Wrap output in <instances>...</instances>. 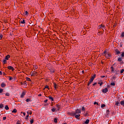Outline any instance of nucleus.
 <instances>
[{
    "mask_svg": "<svg viewBox=\"0 0 124 124\" xmlns=\"http://www.w3.org/2000/svg\"><path fill=\"white\" fill-rule=\"evenodd\" d=\"M75 115L76 114H81V109H77L75 112H74Z\"/></svg>",
    "mask_w": 124,
    "mask_h": 124,
    "instance_id": "1",
    "label": "nucleus"
},
{
    "mask_svg": "<svg viewBox=\"0 0 124 124\" xmlns=\"http://www.w3.org/2000/svg\"><path fill=\"white\" fill-rule=\"evenodd\" d=\"M102 92L104 93H107V92H108V88H105L104 89H102Z\"/></svg>",
    "mask_w": 124,
    "mask_h": 124,
    "instance_id": "2",
    "label": "nucleus"
},
{
    "mask_svg": "<svg viewBox=\"0 0 124 124\" xmlns=\"http://www.w3.org/2000/svg\"><path fill=\"white\" fill-rule=\"evenodd\" d=\"M115 53H116L115 55H120V54H121V51H119V49H116L115 50Z\"/></svg>",
    "mask_w": 124,
    "mask_h": 124,
    "instance_id": "3",
    "label": "nucleus"
},
{
    "mask_svg": "<svg viewBox=\"0 0 124 124\" xmlns=\"http://www.w3.org/2000/svg\"><path fill=\"white\" fill-rule=\"evenodd\" d=\"M7 68L10 70L11 69L12 71H14V70H15V69H14V68L11 66H8Z\"/></svg>",
    "mask_w": 124,
    "mask_h": 124,
    "instance_id": "4",
    "label": "nucleus"
},
{
    "mask_svg": "<svg viewBox=\"0 0 124 124\" xmlns=\"http://www.w3.org/2000/svg\"><path fill=\"white\" fill-rule=\"evenodd\" d=\"M106 58H107V59H109V58H111V54L109 53H106V55H105Z\"/></svg>",
    "mask_w": 124,
    "mask_h": 124,
    "instance_id": "5",
    "label": "nucleus"
},
{
    "mask_svg": "<svg viewBox=\"0 0 124 124\" xmlns=\"http://www.w3.org/2000/svg\"><path fill=\"white\" fill-rule=\"evenodd\" d=\"M53 84H54V88L55 89H58V88H59V85H57V84H56V83L54 82Z\"/></svg>",
    "mask_w": 124,
    "mask_h": 124,
    "instance_id": "6",
    "label": "nucleus"
},
{
    "mask_svg": "<svg viewBox=\"0 0 124 124\" xmlns=\"http://www.w3.org/2000/svg\"><path fill=\"white\" fill-rule=\"evenodd\" d=\"M10 58V55H7V56H5V59L7 61H8Z\"/></svg>",
    "mask_w": 124,
    "mask_h": 124,
    "instance_id": "7",
    "label": "nucleus"
},
{
    "mask_svg": "<svg viewBox=\"0 0 124 124\" xmlns=\"http://www.w3.org/2000/svg\"><path fill=\"white\" fill-rule=\"evenodd\" d=\"M25 95H26V93L25 92H22L20 97H21V98H23V97H24V96H25Z\"/></svg>",
    "mask_w": 124,
    "mask_h": 124,
    "instance_id": "8",
    "label": "nucleus"
},
{
    "mask_svg": "<svg viewBox=\"0 0 124 124\" xmlns=\"http://www.w3.org/2000/svg\"><path fill=\"white\" fill-rule=\"evenodd\" d=\"M68 115H70V116H75V113L74 112H68Z\"/></svg>",
    "mask_w": 124,
    "mask_h": 124,
    "instance_id": "9",
    "label": "nucleus"
},
{
    "mask_svg": "<svg viewBox=\"0 0 124 124\" xmlns=\"http://www.w3.org/2000/svg\"><path fill=\"white\" fill-rule=\"evenodd\" d=\"M48 98L51 100V101H54V98H53L51 95L48 96Z\"/></svg>",
    "mask_w": 124,
    "mask_h": 124,
    "instance_id": "10",
    "label": "nucleus"
},
{
    "mask_svg": "<svg viewBox=\"0 0 124 124\" xmlns=\"http://www.w3.org/2000/svg\"><path fill=\"white\" fill-rule=\"evenodd\" d=\"M36 74H37V72H33L32 73V75H31V76H34L35 75H36Z\"/></svg>",
    "mask_w": 124,
    "mask_h": 124,
    "instance_id": "11",
    "label": "nucleus"
},
{
    "mask_svg": "<svg viewBox=\"0 0 124 124\" xmlns=\"http://www.w3.org/2000/svg\"><path fill=\"white\" fill-rule=\"evenodd\" d=\"M98 28H99V29H101V28H103V29H104L105 28V26L100 25L98 26Z\"/></svg>",
    "mask_w": 124,
    "mask_h": 124,
    "instance_id": "12",
    "label": "nucleus"
},
{
    "mask_svg": "<svg viewBox=\"0 0 124 124\" xmlns=\"http://www.w3.org/2000/svg\"><path fill=\"white\" fill-rule=\"evenodd\" d=\"M84 123L86 124H88L90 123V120L89 119H87Z\"/></svg>",
    "mask_w": 124,
    "mask_h": 124,
    "instance_id": "13",
    "label": "nucleus"
},
{
    "mask_svg": "<svg viewBox=\"0 0 124 124\" xmlns=\"http://www.w3.org/2000/svg\"><path fill=\"white\" fill-rule=\"evenodd\" d=\"M12 113H17V109L16 108H14L12 111Z\"/></svg>",
    "mask_w": 124,
    "mask_h": 124,
    "instance_id": "14",
    "label": "nucleus"
},
{
    "mask_svg": "<svg viewBox=\"0 0 124 124\" xmlns=\"http://www.w3.org/2000/svg\"><path fill=\"white\" fill-rule=\"evenodd\" d=\"M22 85H24V86H27V85H28V82H27L26 81H24L22 83Z\"/></svg>",
    "mask_w": 124,
    "mask_h": 124,
    "instance_id": "15",
    "label": "nucleus"
},
{
    "mask_svg": "<svg viewBox=\"0 0 124 124\" xmlns=\"http://www.w3.org/2000/svg\"><path fill=\"white\" fill-rule=\"evenodd\" d=\"M1 87L2 88H4V87H5V84L4 82L2 83L1 84Z\"/></svg>",
    "mask_w": 124,
    "mask_h": 124,
    "instance_id": "16",
    "label": "nucleus"
},
{
    "mask_svg": "<svg viewBox=\"0 0 124 124\" xmlns=\"http://www.w3.org/2000/svg\"><path fill=\"white\" fill-rule=\"evenodd\" d=\"M7 60H6V59H4L3 61V64H6V63H7Z\"/></svg>",
    "mask_w": 124,
    "mask_h": 124,
    "instance_id": "17",
    "label": "nucleus"
},
{
    "mask_svg": "<svg viewBox=\"0 0 124 124\" xmlns=\"http://www.w3.org/2000/svg\"><path fill=\"white\" fill-rule=\"evenodd\" d=\"M21 24H26V22L25 21V19H23V20L20 21Z\"/></svg>",
    "mask_w": 124,
    "mask_h": 124,
    "instance_id": "18",
    "label": "nucleus"
},
{
    "mask_svg": "<svg viewBox=\"0 0 124 124\" xmlns=\"http://www.w3.org/2000/svg\"><path fill=\"white\" fill-rule=\"evenodd\" d=\"M107 52V50H105L104 51V52L102 54V55H103V56H106V54H107L106 53Z\"/></svg>",
    "mask_w": 124,
    "mask_h": 124,
    "instance_id": "19",
    "label": "nucleus"
},
{
    "mask_svg": "<svg viewBox=\"0 0 124 124\" xmlns=\"http://www.w3.org/2000/svg\"><path fill=\"white\" fill-rule=\"evenodd\" d=\"M93 83V81L92 80H90V81H89L87 86L89 87V86H90V85H91V83Z\"/></svg>",
    "mask_w": 124,
    "mask_h": 124,
    "instance_id": "20",
    "label": "nucleus"
},
{
    "mask_svg": "<svg viewBox=\"0 0 124 124\" xmlns=\"http://www.w3.org/2000/svg\"><path fill=\"white\" fill-rule=\"evenodd\" d=\"M79 117H80V114L75 115V118H76L77 119H80Z\"/></svg>",
    "mask_w": 124,
    "mask_h": 124,
    "instance_id": "21",
    "label": "nucleus"
},
{
    "mask_svg": "<svg viewBox=\"0 0 124 124\" xmlns=\"http://www.w3.org/2000/svg\"><path fill=\"white\" fill-rule=\"evenodd\" d=\"M115 105L117 106H120V102L119 101L116 102Z\"/></svg>",
    "mask_w": 124,
    "mask_h": 124,
    "instance_id": "22",
    "label": "nucleus"
},
{
    "mask_svg": "<svg viewBox=\"0 0 124 124\" xmlns=\"http://www.w3.org/2000/svg\"><path fill=\"white\" fill-rule=\"evenodd\" d=\"M54 123L57 124L58 123V118H54Z\"/></svg>",
    "mask_w": 124,
    "mask_h": 124,
    "instance_id": "23",
    "label": "nucleus"
},
{
    "mask_svg": "<svg viewBox=\"0 0 124 124\" xmlns=\"http://www.w3.org/2000/svg\"><path fill=\"white\" fill-rule=\"evenodd\" d=\"M110 69H111V72H114V67L113 66H111L110 67Z\"/></svg>",
    "mask_w": 124,
    "mask_h": 124,
    "instance_id": "24",
    "label": "nucleus"
},
{
    "mask_svg": "<svg viewBox=\"0 0 124 124\" xmlns=\"http://www.w3.org/2000/svg\"><path fill=\"white\" fill-rule=\"evenodd\" d=\"M123 60L122 59V57L119 58L118 59V62H122Z\"/></svg>",
    "mask_w": 124,
    "mask_h": 124,
    "instance_id": "25",
    "label": "nucleus"
},
{
    "mask_svg": "<svg viewBox=\"0 0 124 124\" xmlns=\"http://www.w3.org/2000/svg\"><path fill=\"white\" fill-rule=\"evenodd\" d=\"M5 109L6 110H9V108L8 107V106L6 105L5 107Z\"/></svg>",
    "mask_w": 124,
    "mask_h": 124,
    "instance_id": "26",
    "label": "nucleus"
},
{
    "mask_svg": "<svg viewBox=\"0 0 124 124\" xmlns=\"http://www.w3.org/2000/svg\"><path fill=\"white\" fill-rule=\"evenodd\" d=\"M50 72H51V73H54V72H55L54 70L53 69H50Z\"/></svg>",
    "mask_w": 124,
    "mask_h": 124,
    "instance_id": "27",
    "label": "nucleus"
},
{
    "mask_svg": "<svg viewBox=\"0 0 124 124\" xmlns=\"http://www.w3.org/2000/svg\"><path fill=\"white\" fill-rule=\"evenodd\" d=\"M115 85H116V83H115L114 82L110 83V86H115Z\"/></svg>",
    "mask_w": 124,
    "mask_h": 124,
    "instance_id": "28",
    "label": "nucleus"
},
{
    "mask_svg": "<svg viewBox=\"0 0 124 124\" xmlns=\"http://www.w3.org/2000/svg\"><path fill=\"white\" fill-rule=\"evenodd\" d=\"M0 108L1 109H2V108H3V104H0Z\"/></svg>",
    "mask_w": 124,
    "mask_h": 124,
    "instance_id": "29",
    "label": "nucleus"
},
{
    "mask_svg": "<svg viewBox=\"0 0 124 124\" xmlns=\"http://www.w3.org/2000/svg\"><path fill=\"white\" fill-rule=\"evenodd\" d=\"M84 116H85L86 117H89V113H88V112H87L85 114Z\"/></svg>",
    "mask_w": 124,
    "mask_h": 124,
    "instance_id": "30",
    "label": "nucleus"
},
{
    "mask_svg": "<svg viewBox=\"0 0 124 124\" xmlns=\"http://www.w3.org/2000/svg\"><path fill=\"white\" fill-rule=\"evenodd\" d=\"M45 89H48L49 90V86L46 85V86L45 87L44 90H45Z\"/></svg>",
    "mask_w": 124,
    "mask_h": 124,
    "instance_id": "31",
    "label": "nucleus"
},
{
    "mask_svg": "<svg viewBox=\"0 0 124 124\" xmlns=\"http://www.w3.org/2000/svg\"><path fill=\"white\" fill-rule=\"evenodd\" d=\"M90 80L93 82V80H94V78H93V77L92 76V78H91Z\"/></svg>",
    "mask_w": 124,
    "mask_h": 124,
    "instance_id": "32",
    "label": "nucleus"
},
{
    "mask_svg": "<svg viewBox=\"0 0 124 124\" xmlns=\"http://www.w3.org/2000/svg\"><path fill=\"white\" fill-rule=\"evenodd\" d=\"M105 106H106V105H105V104H102L101 105V108H104L105 107Z\"/></svg>",
    "mask_w": 124,
    "mask_h": 124,
    "instance_id": "33",
    "label": "nucleus"
},
{
    "mask_svg": "<svg viewBox=\"0 0 124 124\" xmlns=\"http://www.w3.org/2000/svg\"><path fill=\"white\" fill-rule=\"evenodd\" d=\"M5 95L6 96H9V95H10V94H9V93H5Z\"/></svg>",
    "mask_w": 124,
    "mask_h": 124,
    "instance_id": "34",
    "label": "nucleus"
},
{
    "mask_svg": "<svg viewBox=\"0 0 124 124\" xmlns=\"http://www.w3.org/2000/svg\"><path fill=\"white\" fill-rule=\"evenodd\" d=\"M3 92V89L0 88V93H1Z\"/></svg>",
    "mask_w": 124,
    "mask_h": 124,
    "instance_id": "35",
    "label": "nucleus"
},
{
    "mask_svg": "<svg viewBox=\"0 0 124 124\" xmlns=\"http://www.w3.org/2000/svg\"><path fill=\"white\" fill-rule=\"evenodd\" d=\"M27 81H31V78H26Z\"/></svg>",
    "mask_w": 124,
    "mask_h": 124,
    "instance_id": "36",
    "label": "nucleus"
},
{
    "mask_svg": "<svg viewBox=\"0 0 124 124\" xmlns=\"http://www.w3.org/2000/svg\"><path fill=\"white\" fill-rule=\"evenodd\" d=\"M30 123H31V124H33V119H31V120L30 121Z\"/></svg>",
    "mask_w": 124,
    "mask_h": 124,
    "instance_id": "37",
    "label": "nucleus"
},
{
    "mask_svg": "<svg viewBox=\"0 0 124 124\" xmlns=\"http://www.w3.org/2000/svg\"><path fill=\"white\" fill-rule=\"evenodd\" d=\"M29 101H31V100L30 99H26V102H29Z\"/></svg>",
    "mask_w": 124,
    "mask_h": 124,
    "instance_id": "38",
    "label": "nucleus"
},
{
    "mask_svg": "<svg viewBox=\"0 0 124 124\" xmlns=\"http://www.w3.org/2000/svg\"><path fill=\"white\" fill-rule=\"evenodd\" d=\"M124 69H122V70H121L120 72H121V74H123L124 73Z\"/></svg>",
    "mask_w": 124,
    "mask_h": 124,
    "instance_id": "39",
    "label": "nucleus"
},
{
    "mask_svg": "<svg viewBox=\"0 0 124 124\" xmlns=\"http://www.w3.org/2000/svg\"><path fill=\"white\" fill-rule=\"evenodd\" d=\"M109 112H110V110H109V109H108L107 110V113H108L107 114V115H109Z\"/></svg>",
    "mask_w": 124,
    "mask_h": 124,
    "instance_id": "40",
    "label": "nucleus"
},
{
    "mask_svg": "<svg viewBox=\"0 0 124 124\" xmlns=\"http://www.w3.org/2000/svg\"><path fill=\"white\" fill-rule=\"evenodd\" d=\"M51 111H52V112H55V111H56V108H52V109H51Z\"/></svg>",
    "mask_w": 124,
    "mask_h": 124,
    "instance_id": "41",
    "label": "nucleus"
},
{
    "mask_svg": "<svg viewBox=\"0 0 124 124\" xmlns=\"http://www.w3.org/2000/svg\"><path fill=\"white\" fill-rule=\"evenodd\" d=\"M29 115H27L25 118V120H28V119H29Z\"/></svg>",
    "mask_w": 124,
    "mask_h": 124,
    "instance_id": "42",
    "label": "nucleus"
},
{
    "mask_svg": "<svg viewBox=\"0 0 124 124\" xmlns=\"http://www.w3.org/2000/svg\"><path fill=\"white\" fill-rule=\"evenodd\" d=\"M9 78L10 81H11V80H12V79H13V78H12L11 77H9Z\"/></svg>",
    "mask_w": 124,
    "mask_h": 124,
    "instance_id": "43",
    "label": "nucleus"
},
{
    "mask_svg": "<svg viewBox=\"0 0 124 124\" xmlns=\"http://www.w3.org/2000/svg\"><path fill=\"white\" fill-rule=\"evenodd\" d=\"M3 37V36L2 35V34L0 35V39H2Z\"/></svg>",
    "mask_w": 124,
    "mask_h": 124,
    "instance_id": "44",
    "label": "nucleus"
},
{
    "mask_svg": "<svg viewBox=\"0 0 124 124\" xmlns=\"http://www.w3.org/2000/svg\"><path fill=\"white\" fill-rule=\"evenodd\" d=\"M121 36H122V37H124V32H123L122 33Z\"/></svg>",
    "mask_w": 124,
    "mask_h": 124,
    "instance_id": "45",
    "label": "nucleus"
},
{
    "mask_svg": "<svg viewBox=\"0 0 124 124\" xmlns=\"http://www.w3.org/2000/svg\"><path fill=\"white\" fill-rule=\"evenodd\" d=\"M82 111H85V107H83L81 109Z\"/></svg>",
    "mask_w": 124,
    "mask_h": 124,
    "instance_id": "46",
    "label": "nucleus"
},
{
    "mask_svg": "<svg viewBox=\"0 0 124 124\" xmlns=\"http://www.w3.org/2000/svg\"><path fill=\"white\" fill-rule=\"evenodd\" d=\"M25 15H29V12L28 11L25 12Z\"/></svg>",
    "mask_w": 124,
    "mask_h": 124,
    "instance_id": "47",
    "label": "nucleus"
},
{
    "mask_svg": "<svg viewBox=\"0 0 124 124\" xmlns=\"http://www.w3.org/2000/svg\"><path fill=\"white\" fill-rule=\"evenodd\" d=\"M96 76V75L95 74H94L93 76H92V77H93V78H95Z\"/></svg>",
    "mask_w": 124,
    "mask_h": 124,
    "instance_id": "48",
    "label": "nucleus"
},
{
    "mask_svg": "<svg viewBox=\"0 0 124 124\" xmlns=\"http://www.w3.org/2000/svg\"><path fill=\"white\" fill-rule=\"evenodd\" d=\"M31 114H32V112L31 110L29 111V115H31Z\"/></svg>",
    "mask_w": 124,
    "mask_h": 124,
    "instance_id": "49",
    "label": "nucleus"
},
{
    "mask_svg": "<svg viewBox=\"0 0 124 124\" xmlns=\"http://www.w3.org/2000/svg\"><path fill=\"white\" fill-rule=\"evenodd\" d=\"M5 120H6V117H3V120L5 121Z\"/></svg>",
    "mask_w": 124,
    "mask_h": 124,
    "instance_id": "50",
    "label": "nucleus"
},
{
    "mask_svg": "<svg viewBox=\"0 0 124 124\" xmlns=\"http://www.w3.org/2000/svg\"><path fill=\"white\" fill-rule=\"evenodd\" d=\"M95 104H97V105H98V103H97L96 102H94V105H95Z\"/></svg>",
    "mask_w": 124,
    "mask_h": 124,
    "instance_id": "51",
    "label": "nucleus"
},
{
    "mask_svg": "<svg viewBox=\"0 0 124 124\" xmlns=\"http://www.w3.org/2000/svg\"><path fill=\"white\" fill-rule=\"evenodd\" d=\"M121 57H124V52H122V54H121Z\"/></svg>",
    "mask_w": 124,
    "mask_h": 124,
    "instance_id": "52",
    "label": "nucleus"
},
{
    "mask_svg": "<svg viewBox=\"0 0 124 124\" xmlns=\"http://www.w3.org/2000/svg\"><path fill=\"white\" fill-rule=\"evenodd\" d=\"M56 106H57V108H59L60 105H59V104H58L56 105Z\"/></svg>",
    "mask_w": 124,
    "mask_h": 124,
    "instance_id": "53",
    "label": "nucleus"
},
{
    "mask_svg": "<svg viewBox=\"0 0 124 124\" xmlns=\"http://www.w3.org/2000/svg\"><path fill=\"white\" fill-rule=\"evenodd\" d=\"M47 101H48V100L46 99V100H45L44 101V102H45V103H46L47 102Z\"/></svg>",
    "mask_w": 124,
    "mask_h": 124,
    "instance_id": "54",
    "label": "nucleus"
},
{
    "mask_svg": "<svg viewBox=\"0 0 124 124\" xmlns=\"http://www.w3.org/2000/svg\"><path fill=\"white\" fill-rule=\"evenodd\" d=\"M17 124H21V123H20V121H18L16 123Z\"/></svg>",
    "mask_w": 124,
    "mask_h": 124,
    "instance_id": "55",
    "label": "nucleus"
},
{
    "mask_svg": "<svg viewBox=\"0 0 124 124\" xmlns=\"http://www.w3.org/2000/svg\"><path fill=\"white\" fill-rule=\"evenodd\" d=\"M120 64H124V61H121V62H120Z\"/></svg>",
    "mask_w": 124,
    "mask_h": 124,
    "instance_id": "56",
    "label": "nucleus"
},
{
    "mask_svg": "<svg viewBox=\"0 0 124 124\" xmlns=\"http://www.w3.org/2000/svg\"><path fill=\"white\" fill-rule=\"evenodd\" d=\"M96 84H97V83L95 82L93 85V86H95V85H96Z\"/></svg>",
    "mask_w": 124,
    "mask_h": 124,
    "instance_id": "57",
    "label": "nucleus"
},
{
    "mask_svg": "<svg viewBox=\"0 0 124 124\" xmlns=\"http://www.w3.org/2000/svg\"><path fill=\"white\" fill-rule=\"evenodd\" d=\"M102 85H103V82H102L100 83V86H102Z\"/></svg>",
    "mask_w": 124,
    "mask_h": 124,
    "instance_id": "58",
    "label": "nucleus"
},
{
    "mask_svg": "<svg viewBox=\"0 0 124 124\" xmlns=\"http://www.w3.org/2000/svg\"><path fill=\"white\" fill-rule=\"evenodd\" d=\"M23 113L24 116H26V113L25 112H21V114Z\"/></svg>",
    "mask_w": 124,
    "mask_h": 124,
    "instance_id": "59",
    "label": "nucleus"
},
{
    "mask_svg": "<svg viewBox=\"0 0 124 124\" xmlns=\"http://www.w3.org/2000/svg\"><path fill=\"white\" fill-rule=\"evenodd\" d=\"M3 75L4 76H5V75H6V74H5V73L3 72Z\"/></svg>",
    "mask_w": 124,
    "mask_h": 124,
    "instance_id": "60",
    "label": "nucleus"
},
{
    "mask_svg": "<svg viewBox=\"0 0 124 124\" xmlns=\"http://www.w3.org/2000/svg\"><path fill=\"white\" fill-rule=\"evenodd\" d=\"M105 77V76H101V78H104Z\"/></svg>",
    "mask_w": 124,
    "mask_h": 124,
    "instance_id": "61",
    "label": "nucleus"
},
{
    "mask_svg": "<svg viewBox=\"0 0 124 124\" xmlns=\"http://www.w3.org/2000/svg\"><path fill=\"white\" fill-rule=\"evenodd\" d=\"M82 73L83 74H84L85 73V72H84V70H82Z\"/></svg>",
    "mask_w": 124,
    "mask_h": 124,
    "instance_id": "62",
    "label": "nucleus"
},
{
    "mask_svg": "<svg viewBox=\"0 0 124 124\" xmlns=\"http://www.w3.org/2000/svg\"><path fill=\"white\" fill-rule=\"evenodd\" d=\"M0 75H2V73L1 72V71H0Z\"/></svg>",
    "mask_w": 124,
    "mask_h": 124,
    "instance_id": "63",
    "label": "nucleus"
},
{
    "mask_svg": "<svg viewBox=\"0 0 124 124\" xmlns=\"http://www.w3.org/2000/svg\"><path fill=\"white\" fill-rule=\"evenodd\" d=\"M38 96H41V94H39L38 95Z\"/></svg>",
    "mask_w": 124,
    "mask_h": 124,
    "instance_id": "64",
    "label": "nucleus"
}]
</instances>
